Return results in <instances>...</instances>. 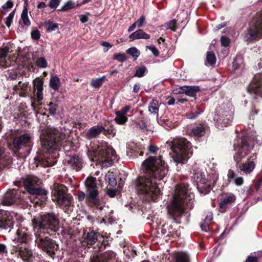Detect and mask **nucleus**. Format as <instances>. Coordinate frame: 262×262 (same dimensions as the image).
Returning <instances> with one entry per match:
<instances>
[{
    "instance_id": "1",
    "label": "nucleus",
    "mask_w": 262,
    "mask_h": 262,
    "mask_svg": "<svg viewBox=\"0 0 262 262\" xmlns=\"http://www.w3.org/2000/svg\"><path fill=\"white\" fill-rule=\"evenodd\" d=\"M142 167L146 174L138 178L137 191L146 200L156 201L161 195L160 184L157 181L162 180L166 177L168 166L161 156H150L144 161Z\"/></svg>"
},
{
    "instance_id": "2",
    "label": "nucleus",
    "mask_w": 262,
    "mask_h": 262,
    "mask_svg": "<svg viewBox=\"0 0 262 262\" xmlns=\"http://www.w3.org/2000/svg\"><path fill=\"white\" fill-rule=\"evenodd\" d=\"M193 200L194 194L187 184L176 186L172 199L167 207L169 214L175 222L180 224L187 222L189 215L186 209L192 208Z\"/></svg>"
},
{
    "instance_id": "3",
    "label": "nucleus",
    "mask_w": 262,
    "mask_h": 262,
    "mask_svg": "<svg viewBox=\"0 0 262 262\" xmlns=\"http://www.w3.org/2000/svg\"><path fill=\"white\" fill-rule=\"evenodd\" d=\"M65 137V134L54 128H48L42 130L40 139L42 145L46 149L47 152L39 158L37 165L47 167L56 163L58 156L56 151L59 149L60 146L66 145Z\"/></svg>"
},
{
    "instance_id": "4",
    "label": "nucleus",
    "mask_w": 262,
    "mask_h": 262,
    "mask_svg": "<svg viewBox=\"0 0 262 262\" xmlns=\"http://www.w3.org/2000/svg\"><path fill=\"white\" fill-rule=\"evenodd\" d=\"M170 148L173 152V161L176 164L184 163L186 159L192 152L191 143L185 138L179 137L174 139Z\"/></svg>"
},
{
    "instance_id": "5",
    "label": "nucleus",
    "mask_w": 262,
    "mask_h": 262,
    "mask_svg": "<svg viewBox=\"0 0 262 262\" xmlns=\"http://www.w3.org/2000/svg\"><path fill=\"white\" fill-rule=\"evenodd\" d=\"M234 108L230 101L227 100L216 108L213 117L216 126L220 129L229 125L233 118Z\"/></svg>"
},
{
    "instance_id": "6",
    "label": "nucleus",
    "mask_w": 262,
    "mask_h": 262,
    "mask_svg": "<svg viewBox=\"0 0 262 262\" xmlns=\"http://www.w3.org/2000/svg\"><path fill=\"white\" fill-rule=\"evenodd\" d=\"M92 160L102 167H107L113 164L115 159V151L106 143H102L93 150Z\"/></svg>"
},
{
    "instance_id": "7",
    "label": "nucleus",
    "mask_w": 262,
    "mask_h": 262,
    "mask_svg": "<svg viewBox=\"0 0 262 262\" xmlns=\"http://www.w3.org/2000/svg\"><path fill=\"white\" fill-rule=\"evenodd\" d=\"M218 173L216 171L210 173L208 178L200 171L195 172L192 176V179L197 183V188L203 194H208L218 180Z\"/></svg>"
},
{
    "instance_id": "8",
    "label": "nucleus",
    "mask_w": 262,
    "mask_h": 262,
    "mask_svg": "<svg viewBox=\"0 0 262 262\" xmlns=\"http://www.w3.org/2000/svg\"><path fill=\"white\" fill-rule=\"evenodd\" d=\"M32 221L34 229H50L56 231L59 227L58 219L54 214H39L35 216Z\"/></svg>"
},
{
    "instance_id": "9",
    "label": "nucleus",
    "mask_w": 262,
    "mask_h": 262,
    "mask_svg": "<svg viewBox=\"0 0 262 262\" xmlns=\"http://www.w3.org/2000/svg\"><path fill=\"white\" fill-rule=\"evenodd\" d=\"M248 140V137H237L234 141V149L235 154L234 159L237 163H239L252 149L253 145L251 140Z\"/></svg>"
},
{
    "instance_id": "10",
    "label": "nucleus",
    "mask_w": 262,
    "mask_h": 262,
    "mask_svg": "<svg viewBox=\"0 0 262 262\" xmlns=\"http://www.w3.org/2000/svg\"><path fill=\"white\" fill-rule=\"evenodd\" d=\"M41 183L40 180L34 176H30L24 181V185L26 190L31 194L37 197H40L42 200H45L47 194V191L45 189L38 187Z\"/></svg>"
},
{
    "instance_id": "11",
    "label": "nucleus",
    "mask_w": 262,
    "mask_h": 262,
    "mask_svg": "<svg viewBox=\"0 0 262 262\" xmlns=\"http://www.w3.org/2000/svg\"><path fill=\"white\" fill-rule=\"evenodd\" d=\"M85 186L87 188L86 194L83 191H79L78 193V198L79 201H82L85 196L93 204H96L98 202L97 196L98 191L96 183V178L94 177H89L85 182Z\"/></svg>"
},
{
    "instance_id": "12",
    "label": "nucleus",
    "mask_w": 262,
    "mask_h": 262,
    "mask_svg": "<svg viewBox=\"0 0 262 262\" xmlns=\"http://www.w3.org/2000/svg\"><path fill=\"white\" fill-rule=\"evenodd\" d=\"M32 145V136L28 133L16 136L13 140V146L17 150H22L29 154Z\"/></svg>"
},
{
    "instance_id": "13",
    "label": "nucleus",
    "mask_w": 262,
    "mask_h": 262,
    "mask_svg": "<svg viewBox=\"0 0 262 262\" xmlns=\"http://www.w3.org/2000/svg\"><path fill=\"white\" fill-rule=\"evenodd\" d=\"M67 192V189L64 185H55L52 191V200L60 206H69L71 202Z\"/></svg>"
},
{
    "instance_id": "14",
    "label": "nucleus",
    "mask_w": 262,
    "mask_h": 262,
    "mask_svg": "<svg viewBox=\"0 0 262 262\" xmlns=\"http://www.w3.org/2000/svg\"><path fill=\"white\" fill-rule=\"evenodd\" d=\"M262 37V14H260L255 20V22L250 27L246 35L247 41H250L256 37Z\"/></svg>"
},
{
    "instance_id": "15",
    "label": "nucleus",
    "mask_w": 262,
    "mask_h": 262,
    "mask_svg": "<svg viewBox=\"0 0 262 262\" xmlns=\"http://www.w3.org/2000/svg\"><path fill=\"white\" fill-rule=\"evenodd\" d=\"M36 236L35 243L37 247L46 252L49 256H52L54 255L55 244L52 240L48 237L43 238L40 235H37L36 234Z\"/></svg>"
},
{
    "instance_id": "16",
    "label": "nucleus",
    "mask_w": 262,
    "mask_h": 262,
    "mask_svg": "<svg viewBox=\"0 0 262 262\" xmlns=\"http://www.w3.org/2000/svg\"><path fill=\"white\" fill-rule=\"evenodd\" d=\"M15 220H16L15 213L0 210V228L7 229L12 227Z\"/></svg>"
},
{
    "instance_id": "17",
    "label": "nucleus",
    "mask_w": 262,
    "mask_h": 262,
    "mask_svg": "<svg viewBox=\"0 0 262 262\" xmlns=\"http://www.w3.org/2000/svg\"><path fill=\"white\" fill-rule=\"evenodd\" d=\"M24 194V192H21L18 190H9L5 193L1 205L10 206L16 202L17 200H21Z\"/></svg>"
},
{
    "instance_id": "18",
    "label": "nucleus",
    "mask_w": 262,
    "mask_h": 262,
    "mask_svg": "<svg viewBox=\"0 0 262 262\" xmlns=\"http://www.w3.org/2000/svg\"><path fill=\"white\" fill-rule=\"evenodd\" d=\"M83 243L87 246H92L94 245L97 241L101 242V246L105 244L104 241V237L102 235H98L97 233L93 230L89 229L88 230H86L82 236Z\"/></svg>"
},
{
    "instance_id": "19",
    "label": "nucleus",
    "mask_w": 262,
    "mask_h": 262,
    "mask_svg": "<svg viewBox=\"0 0 262 262\" xmlns=\"http://www.w3.org/2000/svg\"><path fill=\"white\" fill-rule=\"evenodd\" d=\"M248 91L251 94L262 98V74H257L254 76Z\"/></svg>"
},
{
    "instance_id": "20",
    "label": "nucleus",
    "mask_w": 262,
    "mask_h": 262,
    "mask_svg": "<svg viewBox=\"0 0 262 262\" xmlns=\"http://www.w3.org/2000/svg\"><path fill=\"white\" fill-rule=\"evenodd\" d=\"M173 115L169 114L167 115L157 118V120L159 125L167 130L173 128L175 123L173 121Z\"/></svg>"
},
{
    "instance_id": "21",
    "label": "nucleus",
    "mask_w": 262,
    "mask_h": 262,
    "mask_svg": "<svg viewBox=\"0 0 262 262\" xmlns=\"http://www.w3.org/2000/svg\"><path fill=\"white\" fill-rule=\"evenodd\" d=\"M15 240L20 243H27L30 239V236L27 229L25 227H19L16 232Z\"/></svg>"
},
{
    "instance_id": "22",
    "label": "nucleus",
    "mask_w": 262,
    "mask_h": 262,
    "mask_svg": "<svg viewBox=\"0 0 262 262\" xmlns=\"http://www.w3.org/2000/svg\"><path fill=\"white\" fill-rule=\"evenodd\" d=\"M43 81L40 79H36L33 82V94L37 101L39 102L43 99Z\"/></svg>"
},
{
    "instance_id": "23",
    "label": "nucleus",
    "mask_w": 262,
    "mask_h": 262,
    "mask_svg": "<svg viewBox=\"0 0 262 262\" xmlns=\"http://www.w3.org/2000/svg\"><path fill=\"white\" fill-rule=\"evenodd\" d=\"M18 255L24 262H32L34 256L31 249L21 247L18 250Z\"/></svg>"
},
{
    "instance_id": "24",
    "label": "nucleus",
    "mask_w": 262,
    "mask_h": 262,
    "mask_svg": "<svg viewBox=\"0 0 262 262\" xmlns=\"http://www.w3.org/2000/svg\"><path fill=\"white\" fill-rule=\"evenodd\" d=\"M68 165L76 171L80 170L82 167L83 161L81 158L78 156H72L67 160Z\"/></svg>"
},
{
    "instance_id": "25",
    "label": "nucleus",
    "mask_w": 262,
    "mask_h": 262,
    "mask_svg": "<svg viewBox=\"0 0 262 262\" xmlns=\"http://www.w3.org/2000/svg\"><path fill=\"white\" fill-rule=\"evenodd\" d=\"M103 130L105 128L102 125H95L91 127L85 133L86 138L88 139H92L97 137Z\"/></svg>"
},
{
    "instance_id": "26",
    "label": "nucleus",
    "mask_w": 262,
    "mask_h": 262,
    "mask_svg": "<svg viewBox=\"0 0 262 262\" xmlns=\"http://www.w3.org/2000/svg\"><path fill=\"white\" fill-rule=\"evenodd\" d=\"M256 155H253L252 160L248 159V161L243 163L242 166H239L240 170L246 174L250 173L254 169L255 163L254 160L256 159Z\"/></svg>"
},
{
    "instance_id": "27",
    "label": "nucleus",
    "mask_w": 262,
    "mask_h": 262,
    "mask_svg": "<svg viewBox=\"0 0 262 262\" xmlns=\"http://www.w3.org/2000/svg\"><path fill=\"white\" fill-rule=\"evenodd\" d=\"M5 148L0 144V164L4 167H8L12 162V158L10 154H5Z\"/></svg>"
},
{
    "instance_id": "28",
    "label": "nucleus",
    "mask_w": 262,
    "mask_h": 262,
    "mask_svg": "<svg viewBox=\"0 0 262 262\" xmlns=\"http://www.w3.org/2000/svg\"><path fill=\"white\" fill-rule=\"evenodd\" d=\"M129 38L132 40L140 39H148L150 38V35L144 32L143 30L138 29L132 33L129 36Z\"/></svg>"
},
{
    "instance_id": "29",
    "label": "nucleus",
    "mask_w": 262,
    "mask_h": 262,
    "mask_svg": "<svg viewBox=\"0 0 262 262\" xmlns=\"http://www.w3.org/2000/svg\"><path fill=\"white\" fill-rule=\"evenodd\" d=\"M227 176L228 181H233L236 186H242L244 183L243 178L241 177H235V172L231 169L229 170Z\"/></svg>"
},
{
    "instance_id": "30",
    "label": "nucleus",
    "mask_w": 262,
    "mask_h": 262,
    "mask_svg": "<svg viewBox=\"0 0 262 262\" xmlns=\"http://www.w3.org/2000/svg\"><path fill=\"white\" fill-rule=\"evenodd\" d=\"M185 94L190 97H194L196 94L200 91L199 86H187L184 85Z\"/></svg>"
},
{
    "instance_id": "31",
    "label": "nucleus",
    "mask_w": 262,
    "mask_h": 262,
    "mask_svg": "<svg viewBox=\"0 0 262 262\" xmlns=\"http://www.w3.org/2000/svg\"><path fill=\"white\" fill-rule=\"evenodd\" d=\"M148 111L154 114L157 115V118H158V111L159 109V104L157 100L152 99L149 103Z\"/></svg>"
},
{
    "instance_id": "32",
    "label": "nucleus",
    "mask_w": 262,
    "mask_h": 262,
    "mask_svg": "<svg viewBox=\"0 0 262 262\" xmlns=\"http://www.w3.org/2000/svg\"><path fill=\"white\" fill-rule=\"evenodd\" d=\"M60 81L59 78L56 76H52L50 79L49 85L51 88L54 91L58 90L60 86Z\"/></svg>"
},
{
    "instance_id": "33",
    "label": "nucleus",
    "mask_w": 262,
    "mask_h": 262,
    "mask_svg": "<svg viewBox=\"0 0 262 262\" xmlns=\"http://www.w3.org/2000/svg\"><path fill=\"white\" fill-rule=\"evenodd\" d=\"M235 199V196L232 193H230L226 196L223 200L220 203V207L222 208H225L228 204L234 202Z\"/></svg>"
},
{
    "instance_id": "34",
    "label": "nucleus",
    "mask_w": 262,
    "mask_h": 262,
    "mask_svg": "<svg viewBox=\"0 0 262 262\" xmlns=\"http://www.w3.org/2000/svg\"><path fill=\"white\" fill-rule=\"evenodd\" d=\"M176 262H189V257L187 253L179 252L175 255Z\"/></svg>"
},
{
    "instance_id": "35",
    "label": "nucleus",
    "mask_w": 262,
    "mask_h": 262,
    "mask_svg": "<svg viewBox=\"0 0 262 262\" xmlns=\"http://www.w3.org/2000/svg\"><path fill=\"white\" fill-rule=\"evenodd\" d=\"M205 133V128L203 126H196L193 128L191 132V135L195 137L203 136Z\"/></svg>"
},
{
    "instance_id": "36",
    "label": "nucleus",
    "mask_w": 262,
    "mask_h": 262,
    "mask_svg": "<svg viewBox=\"0 0 262 262\" xmlns=\"http://www.w3.org/2000/svg\"><path fill=\"white\" fill-rule=\"evenodd\" d=\"M21 20L23 21V24L27 27H29L31 25V22L28 15V9L27 7H25L23 9L21 14Z\"/></svg>"
},
{
    "instance_id": "37",
    "label": "nucleus",
    "mask_w": 262,
    "mask_h": 262,
    "mask_svg": "<svg viewBox=\"0 0 262 262\" xmlns=\"http://www.w3.org/2000/svg\"><path fill=\"white\" fill-rule=\"evenodd\" d=\"M216 62V57L212 52H207L206 55V61L205 62L207 66H212Z\"/></svg>"
},
{
    "instance_id": "38",
    "label": "nucleus",
    "mask_w": 262,
    "mask_h": 262,
    "mask_svg": "<svg viewBox=\"0 0 262 262\" xmlns=\"http://www.w3.org/2000/svg\"><path fill=\"white\" fill-rule=\"evenodd\" d=\"M105 179L110 185L112 186H115L116 185L117 181L113 173L108 172L105 175Z\"/></svg>"
},
{
    "instance_id": "39",
    "label": "nucleus",
    "mask_w": 262,
    "mask_h": 262,
    "mask_svg": "<svg viewBox=\"0 0 262 262\" xmlns=\"http://www.w3.org/2000/svg\"><path fill=\"white\" fill-rule=\"evenodd\" d=\"M105 79V76L93 79L91 82V85L95 88H99L104 82Z\"/></svg>"
},
{
    "instance_id": "40",
    "label": "nucleus",
    "mask_w": 262,
    "mask_h": 262,
    "mask_svg": "<svg viewBox=\"0 0 262 262\" xmlns=\"http://www.w3.org/2000/svg\"><path fill=\"white\" fill-rule=\"evenodd\" d=\"M116 116L115 118V122L120 125L124 124L128 120V118L125 116L119 115L117 112H116Z\"/></svg>"
},
{
    "instance_id": "41",
    "label": "nucleus",
    "mask_w": 262,
    "mask_h": 262,
    "mask_svg": "<svg viewBox=\"0 0 262 262\" xmlns=\"http://www.w3.org/2000/svg\"><path fill=\"white\" fill-rule=\"evenodd\" d=\"M146 71V68L144 66L136 67V72L134 75V76L137 77H142L144 76Z\"/></svg>"
},
{
    "instance_id": "42",
    "label": "nucleus",
    "mask_w": 262,
    "mask_h": 262,
    "mask_svg": "<svg viewBox=\"0 0 262 262\" xmlns=\"http://www.w3.org/2000/svg\"><path fill=\"white\" fill-rule=\"evenodd\" d=\"M126 53L133 56L135 59L140 55V51L135 47L129 48L126 50Z\"/></svg>"
},
{
    "instance_id": "43",
    "label": "nucleus",
    "mask_w": 262,
    "mask_h": 262,
    "mask_svg": "<svg viewBox=\"0 0 262 262\" xmlns=\"http://www.w3.org/2000/svg\"><path fill=\"white\" fill-rule=\"evenodd\" d=\"M36 65L40 68H45L47 67V62L45 57H40L37 59Z\"/></svg>"
},
{
    "instance_id": "44",
    "label": "nucleus",
    "mask_w": 262,
    "mask_h": 262,
    "mask_svg": "<svg viewBox=\"0 0 262 262\" xmlns=\"http://www.w3.org/2000/svg\"><path fill=\"white\" fill-rule=\"evenodd\" d=\"M135 123L140 129H143L146 127V123L143 118H139L136 119L135 120Z\"/></svg>"
},
{
    "instance_id": "45",
    "label": "nucleus",
    "mask_w": 262,
    "mask_h": 262,
    "mask_svg": "<svg viewBox=\"0 0 262 262\" xmlns=\"http://www.w3.org/2000/svg\"><path fill=\"white\" fill-rule=\"evenodd\" d=\"M75 6V5L74 3L72 2V1H69L67 2L61 9L59 10L62 11H67L73 8Z\"/></svg>"
},
{
    "instance_id": "46",
    "label": "nucleus",
    "mask_w": 262,
    "mask_h": 262,
    "mask_svg": "<svg viewBox=\"0 0 262 262\" xmlns=\"http://www.w3.org/2000/svg\"><path fill=\"white\" fill-rule=\"evenodd\" d=\"M47 31L48 32H51L55 31L58 28V25L57 23H53L52 21H48L47 23Z\"/></svg>"
},
{
    "instance_id": "47",
    "label": "nucleus",
    "mask_w": 262,
    "mask_h": 262,
    "mask_svg": "<svg viewBox=\"0 0 262 262\" xmlns=\"http://www.w3.org/2000/svg\"><path fill=\"white\" fill-rule=\"evenodd\" d=\"M104 135L106 136L108 138L114 137L116 134V130L115 128L105 129L103 131Z\"/></svg>"
},
{
    "instance_id": "48",
    "label": "nucleus",
    "mask_w": 262,
    "mask_h": 262,
    "mask_svg": "<svg viewBox=\"0 0 262 262\" xmlns=\"http://www.w3.org/2000/svg\"><path fill=\"white\" fill-rule=\"evenodd\" d=\"M113 58L119 62L125 61L127 59L126 55L122 53H117L114 54Z\"/></svg>"
},
{
    "instance_id": "49",
    "label": "nucleus",
    "mask_w": 262,
    "mask_h": 262,
    "mask_svg": "<svg viewBox=\"0 0 262 262\" xmlns=\"http://www.w3.org/2000/svg\"><path fill=\"white\" fill-rule=\"evenodd\" d=\"M166 29H170L173 31H176L177 30L176 20L173 19L169 21L165 25Z\"/></svg>"
},
{
    "instance_id": "50",
    "label": "nucleus",
    "mask_w": 262,
    "mask_h": 262,
    "mask_svg": "<svg viewBox=\"0 0 262 262\" xmlns=\"http://www.w3.org/2000/svg\"><path fill=\"white\" fill-rule=\"evenodd\" d=\"M14 16V11L11 12L5 19V24L8 27L11 25L13 17Z\"/></svg>"
},
{
    "instance_id": "51",
    "label": "nucleus",
    "mask_w": 262,
    "mask_h": 262,
    "mask_svg": "<svg viewBox=\"0 0 262 262\" xmlns=\"http://www.w3.org/2000/svg\"><path fill=\"white\" fill-rule=\"evenodd\" d=\"M135 23H137V26L138 28L142 27L146 24L145 17L144 15H141Z\"/></svg>"
},
{
    "instance_id": "52",
    "label": "nucleus",
    "mask_w": 262,
    "mask_h": 262,
    "mask_svg": "<svg viewBox=\"0 0 262 262\" xmlns=\"http://www.w3.org/2000/svg\"><path fill=\"white\" fill-rule=\"evenodd\" d=\"M9 51V48L8 46H5L0 50V58H5Z\"/></svg>"
},
{
    "instance_id": "53",
    "label": "nucleus",
    "mask_w": 262,
    "mask_h": 262,
    "mask_svg": "<svg viewBox=\"0 0 262 262\" xmlns=\"http://www.w3.org/2000/svg\"><path fill=\"white\" fill-rule=\"evenodd\" d=\"M61 0H51L49 4V6L51 8L55 9L59 5Z\"/></svg>"
},
{
    "instance_id": "54",
    "label": "nucleus",
    "mask_w": 262,
    "mask_h": 262,
    "mask_svg": "<svg viewBox=\"0 0 262 262\" xmlns=\"http://www.w3.org/2000/svg\"><path fill=\"white\" fill-rule=\"evenodd\" d=\"M131 107L130 105H126L123 108H122L121 110H120L119 111H117L118 115H123L125 116V114H126L130 109Z\"/></svg>"
},
{
    "instance_id": "55",
    "label": "nucleus",
    "mask_w": 262,
    "mask_h": 262,
    "mask_svg": "<svg viewBox=\"0 0 262 262\" xmlns=\"http://www.w3.org/2000/svg\"><path fill=\"white\" fill-rule=\"evenodd\" d=\"M40 37V32L38 30L36 29L31 32V37L33 39L38 40Z\"/></svg>"
},
{
    "instance_id": "56",
    "label": "nucleus",
    "mask_w": 262,
    "mask_h": 262,
    "mask_svg": "<svg viewBox=\"0 0 262 262\" xmlns=\"http://www.w3.org/2000/svg\"><path fill=\"white\" fill-rule=\"evenodd\" d=\"M195 109L197 110L195 111L194 113L191 112V113L188 114V117L191 119H193L196 118L199 115L201 114L202 111L200 110L198 106H196Z\"/></svg>"
},
{
    "instance_id": "57",
    "label": "nucleus",
    "mask_w": 262,
    "mask_h": 262,
    "mask_svg": "<svg viewBox=\"0 0 262 262\" xmlns=\"http://www.w3.org/2000/svg\"><path fill=\"white\" fill-rule=\"evenodd\" d=\"M211 225V223L206 222L204 220V222L201 224V228L202 230L205 232H207L209 231V226Z\"/></svg>"
},
{
    "instance_id": "58",
    "label": "nucleus",
    "mask_w": 262,
    "mask_h": 262,
    "mask_svg": "<svg viewBox=\"0 0 262 262\" xmlns=\"http://www.w3.org/2000/svg\"><path fill=\"white\" fill-rule=\"evenodd\" d=\"M185 89L184 86H180L178 89H176L173 90V94L175 95H180L185 94Z\"/></svg>"
},
{
    "instance_id": "59",
    "label": "nucleus",
    "mask_w": 262,
    "mask_h": 262,
    "mask_svg": "<svg viewBox=\"0 0 262 262\" xmlns=\"http://www.w3.org/2000/svg\"><path fill=\"white\" fill-rule=\"evenodd\" d=\"M48 106L49 107V110L50 114L54 115L56 112V109H57L56 105H55L52 103H50Z\"/></svg>"
},
{
    "instance_id": "60",
    "label": "nucleus",
    "mask_w": 262,
    "mask_h": 262,
    "mask_svg": "<svg viewBox=\"0 0 262 262\" xmlns=\"http://www.w3.org/2000/svg\"><path fill=\"white\" fill-rule=\"evenodd\" d=\"M146 48H148L149 50H150L154 56H158L159 55V51L154 46H146Z\"/></svg>"
},
{
    "instance_id": "61",
    "label": "nucleus",
    "mask_w": 262,
    "mask_h": 262,
    "mask_svg": "<svg viewBox=\"0 0 262 262\" xmlns=\"http://www.w3.org/2000/svg\"><path fill=\"white\" fill-rule=\"evenodd\" d=\"M222 45L224 47H227L230 43V39L225 36H222L221 38Z\"/></svg>"
},
{
    "instance_id": "62",
    "label": "nucleus",
    "mask_w": 262,
    "mask_h": 262,
    "mask_svg": "<svg viewBox=\"0 0 262 262\" xmlns=\"http://www.w3.org/2000/svg\"><path fill=\"white\" fill-rule=\"evenodd\" d=\"M149 151L151 154H156L157 151L159 150V148L157 146L150 144L148 147Z\"/></svg>"
},
{
    "instance_id": "63",
    "label": "nucleus",
    "mask_w": 262,
    "mask_h": 262,
    "mask_svg": "<svg viewBox=\"0 0 262 262\" xmlns=\"http://www.w3.org/2000/svg\"><path fill=\"white\" fill-rule=\"evenodd\" d=\"M245 262H257V258L253 254H251L247 258Z\"/></svg>"
},
{
    "instance_id": "64",
    "label": "nucleus",
    "mask_w": 262,
    "mask_h": 262,
    "mask_svg": "<svg viewBox=\"0 0 262 262\" xmlns=\"http://www.w3.org/2000/svg\"><path fill=\"white\" fill-rule=\"evenodd\" d=\"M176 101V99L172 96H169L166 99V103L169 105H173Z\"/></svg>"
}]
</instances>
